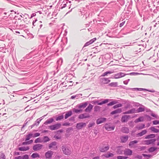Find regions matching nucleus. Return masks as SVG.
<instances>
[{
	"label": "nucleus",
	"instance_id": "nucleus-1",
	"mask_svg": "<svg viewBox=\"0 0 159 159\" xmlns=\"http://www.w3.org/2000/svg\"><path fill=\"white\" fill-rule=\"evenodd\" d=\"M63 153L66 155H70L71 153V150L70 147L63 145L61 147Z\"/></svg>",
	"mask_w": 159,
	"mask_h": 159
},
{
	"label": "nucleus",
	"instance_id": "nucleus-2",
	"mask_svg": "<svg viewBox=\"0 0 159 159\" xmlns=\"http://www.w3.org/2000/svg\"><path fill=\"white\" fill-rule=\"evenodd\" d=\"M61 125L60 123L50 125L48 126L49 129L52 130H55L59 129L61 126Z\"/></svg>",
	"mask_w": 159,
	"mask_h": 159
},
{
	"label": "nucleus",
	"instance_id": "nucleus-3",
	"mask_svg": "<svg viewBox=\"0 0 159 159\" xmlns=\"http://www.w3.org/2000/svg\"><path fill=\"white\" fill-rule=\"evenodd\" d=\"M99 100H93L91 102V103L93 104H97L98 105H101L107 103L109 101V99H105L104 101L101 102H99Z\"/></svg>",
	"mask_w": 159,
	"mask_h": 159
},
{
	"label": "nucleus",
	"instance_id": "nucleus-4",
	"mask_svg": "<svg viewBox=\"0 0 159 159\" xmlns=\"http://www.w3.org/2000/svg\"><path fill=\"white\" fill-rule=\"evenodd\" d=\"M131 90L132 91H146L149 92L154 93L155 92V91L153 90H149L148 89H144V88H134L131 89Z\"/></svg>",
	"mask_w": 159,
	"mask_h": 159
},
{
	"label": "nucleus",
	"instance_id": "nucleus-5",
	"mask_svg": "<svg viewBox=\"0 0 159 159\" xmlns=\"http://www.w3.org/2000/svg\"><path fill=\"white\" fill-rule=\"evenodd\" d=\"M126 75V74L120 72L114 74V78L115 79H119L124 77Z\"/></svg>",
	"mask_w": 159,
	"mask_h": 159
},
{
	"label": "nucleus",
	"instance_id": "nucleus-6",
	"mask_svg": "<svg viewBox=\"0 0 159 159\" xmlns=\"http://www.w3.org/2000/svg\"><path fill=\"white\" fill-rule=\"evenodd\" d=\"M124 154L126 156H130L132 155V151L129 148H126L123 151Z\"/></svg>",
	"mask_w": 159,
	"mask_h": 159
},
{
	"label": "nucleus",
	"instance_id": "nucleus-7",
	"mask_svg": "<svg viewBox=\"0 0 159 159\" xmlns=\"http://www.w3.org/2000/svg\"><path fill=\"white\" fill-rule=\"evenodd\" d=\"M43 146V145L41 144H36L33 146V149L34 151L39 150L42 148Z\"/></svg>",
	"mask_w": 159,
	"mask_h": 159
},
{
	"label": "nucleus",
	"instance_id": "nucleus-8",
	"mask_svg": "<svg viewBox=\"0 0 159 159\" xmlns=\"http://www.w3.org/2000/svg\"><path fill=\"white\" fill-rule=\"evenodd\" d=\"M53 152L52 151H48L45 153V156L47 159H51Z\"/></svg>",
	"mask_w": 159,
	"mask_h": 159
},
{
	"label": "nucleus",
	"instance_id": "nucleus-9",
	"mask_svg": "<svg viewBox=\"0 0 159 159\" xmlns=\"http://www.w3.org/2000/svg\"><path fill=\"white\" fill-rule=\"evenodd\" d=\"M42 117H41L40 118L38 119L36 121L34 122V123L31 125L29 127L30 128V129H32L34 126H37L39 124L40 122L41 121L43 118Z\"/></svg>",
	"mask_w": 159,
	"mask_h": 159
},
{
	"label": "nucleus",
	"instance_id": "nucleus-10",
	"mask_svg": "<svg viewBox=\"0 0 159 159\" xmlns=\"http://www.w3.org/2000/svg\"><path fill=\"white\" fill-rule=\"evenodd\" d=\"M130 117L129 115H125L122 116L121 119L122 122H125L128 121Z\"/></svg>",
	"mask_w": 159,
	"mask_h": 159
},
{
	"label": "nucleus",
	"instance_id": "nucleus-11",
	"mask_svg": "<svg viewBox=\"0 0 159 159\" xmlns=\"http://www.w3.org/2000/svg\"><path fill=\"white\" fill-rule=\"evenodd\" d=\"M88 104V102H86L82 103L78 105L77 107L81 109V108H84L87 106Z\"/></svg>",
	"mask_w": 159,
	"mask_h": 159
},
{
	"label": "nucleus",
	"instance_id": "nucleus-12",
	"mask_svg": "<svg viewBox=\"0 0 159 159\" xmlns=\"http://www.w3.org/2000/svg\"><path fill=\"white\" fill-rule=\"evenodd\" d=\"M156 140V139H152L145 140L144 142L146 144L149 145L150 144H154Z\"/></svg>",
	"mask_w": 159,
	"mask_h": 159
},
{
	"label": "nucleus",
	"instance_id": "nucleus-13",
	"mask_svg": "<svg viewBox=\"0 0 159 159\" xmlns=\"http://www.w3.org/2000/svg\"><path fill=\"white\" fill-rule=\"evenodd\" d=\"M86 125V123H79L76 124V128L78 129H81L84 126Z\"/></svg>",
	"mask_w": 159,
	"mask_h": 159
},
{
	"label": "nucleus",
	"instance_id": "nucleus-14",
	"mask_svg": "<svg viewBox=\"0 0 159 159\" xmlns=\"http://www.w3.org/2000/svg\"><path fill=\"white\" fill-rule=\"evenodd\" d=\"M106 120L105 118L101 117L98 118L96 120V123L97 124H99L104 122Z\"/></svg>",
	"mask_w": 159,
	"mask_h": 159
},
{
	"label": "nucleus",
	"instance_id": "nucleus-15",
	"mask_svg": "<svg viewBox=\"0 0 159 159\" xmlns=\"http://www.w3.org/2000/svg\"><path fill=\"white\" fill-rule=\"evenodd\" d=\"M105 128L106 130L110 131L114 130L115 126H111L108 124H106L105 126Z\"/></svg>",
	"mask_w": 159,
	"mask_h": 159
},
{
	"label": "nucleus",
	"instance_id": "nucleus-16",
	"mask_svg": "<svg viewBox=\"0 0 159 159\" xmlns=\"http://www.w3.org/2000/svg\"><path fill=\"white\" fill-rule=\"evenodd\" d=\"M109 149V146L107 145L105 147H101L99 149V151L101 152H105Z\"/></svg>",
	"mask_w": 159,
	"mask_h": 159
},
{
	"label": "nucleus",
	"instance_id": "nucleus-17",
	"mask_svg": "<svg viewBox=\"0 0 159 159\" xmlns=\"http://www.w3.org/2000/svg\"><path fill=\"white\" fill-rule=\"evenodd\" d=\"M107 79L106 78H101L100 79V83L101 85L107 84Z\"/></svg>",
	"mask_w": 159,
	"mask_h": 159
},
{
	"label": "nucleus",
	"instance_id": "nucleus-18",
	"mask_svg": "<svg viewBox=\"0 0 159 159\" xmlns=\"http://www.w3.org/2000/svg\"><path fill=\"white\" fill-rule=\"evenodd\" d=\"M128 135L121 136L120 138L121 142L123 143H125L128 140Z\"/></svg>",
	"mask_w": 159,
	"mask_h": 159
},
{
	"label": "nucleus",
	"instance_id": "nucleus-19",
	"mask_svg": "<svg viewBox=\"0 0 159 159\" xmlns=\"http://www.w3.org/2000/svg\"><path fill=\"white\" fill-rule=\"evenodd\" d=\"M93 106L89 104L87 107L85 109V111L86 112H90L92 109Z\"/></svg>",
	"mask_w": 159,
	"mask_h": 159
},
{
	"label": "nucleus",
	"instance_id": "nucleus-20",
	"mask_svg": "<svg viewBox=\"0 0 159 159\" xmlns=\"http://www.w3.org/2000/svg\"><path fill=\"white\" fill-rule=\"evenodd\" d=\"M54 121V119L52 118H50L47 120L44 123L45 125L50 124Z\"/></svg>",
	"mask_w": 159,
	"mask_h": 159
},
{
	"label": "nucleus",
	"instance_id": "nucleus-21",
	"mask_svg": "<svg viewBox=\"0 0 159 159\" xmlns=\"http://www.w3.org/2000/svg\"><path fill=\"white\" fill-rule=\"evenodd\" d=\"M72 112L71 110H70L66 112V114L65 116V119H67L68 118L72 115Z\"/></svg>",
	"mask_w": 159,
	"mask_h": 159
},
{
	"label": "nucleus",
	"instance_id": "nucleus-22",
	"mask_svg": "<svg viewBox=\"0 0 159 159\" xmlns=\"http://www.w3.org/2000/svg\"><path fill=\"white\" fill-rule=\"evenodd\" d=\"M18 149L19 151H25L29 150L30 149V148L28 146H27L26 147H19Z\"/></svg>",
	"mask_w": 159,
	"mask_h": 159
},
{
	"label": "nucleus",
	"instance_id": "nucleus-23",
	"mask_svg": "<svg viewBox=\"0 0 159 159\" xmlns=\"http://www.w3.org/2000/svg\"><path fill=\"white\" fill-rule=\"evenodd\" d=\"M121 108H119L111 111V114L114 115L116 113H121Z\"/></svg>",
	"mask_w": 159,
	"mask_h": 159
},
{
	"label": "nucleus",
	"instance_id": "nucleus-24",
	"mask_svg": "<svg viewBox=\"0 0 159 159\" xmlns=\"http://www.w3.org/2000/svg\"><path fill=\"white\" fill-rule=\"evenodd\" d=\"M121 131L123 133L127 134L129 132V129L127 127H123L121 129Z\"/></svg>",
	"mask_w": 159,
	"mask_h": 159
},
{
	"label": "nucleus",
	"instance_id": "nucleus-25",
	"mask_svg": "<svg viewBox=\"0 0 159 159\" xmlns=\"http://www.w3.org/2000/svg\"><path fill=\"white\" fill-rule=\"evenodd\" d=\"M147 130L146 129H145V130H142V131L141 132H140L138 133L137 134V135L138 136H139V137L142 136H143V135H144L145 134L147 133Z\"/></svg>",
	"mask_w": 159,
	"mask_h": 159
},
{
	"label": "nucleus",
	"instance_id": "nucleus-26",
	"mask_svg": "<svg viewBox=\"0 0 159 159\" xmlns=\"http://www.w3.org/2000/svg\"><path fill=\"white\" fill-rule=\"evenodd\" d=\"M65 113H62V114L61 115H58L56 117V121H58V120H61L62 119H63L64 118V116H63V114H64Z\"/></svg>",
	"mask_w": 159,
	"mask_h": 159
},
{
	"label": "nucleus",
	"instance_id": "nucleus-27",
	"mask_svg": "<svg viewBox=\"0 0 159 159\" xmlns=\"http://www.w3.org/2000/svg\"><path fill=\"white\" fill-rule=\"evenodd\" d=\"M149 129L152 131L154 133H157L159 132V130L158 129L155 128L154 127H151L149 128Z\"/></svg>",
	"mask_w": 159,
	"mask_h": 159
},
{
	"label": "nucleus",
	"instance_id": "nucleus-28",
	"mask_svg": "<svg viewBox=\"0 0 159 159\" xmlns=\"http://www.w3.org/2000/svg\"><path fill=\"white\" fill-rule=\"evenodd\" d=\"M118 83L117 82H111L108 84V86L111 87H118Z\"/></svg>",
	"mask_w": 159,
	"mask_h": 159
},
{
	"label": "nucleus",
	"instance_id": "nucleus-29",
	"mask_svg": "<svg viewBox=\"0 0 159 159\" xmlns=\"http://www.w3.org/2000/svg\"><path fill=\"white\" fill-rule=\"evenodd\" d=\"M145 110V109L144 107H140L137 109V110H136V113H139L143 112Z\"/></svg>",
	"mask_w": 159,
	"mask_h": 159
},
{
	"label": "nucleus",
	"instance_id": "nucleus-30",
	"mask_svg": "<svg viewBox=\"0 0 159 159\" xmlns=\"http://www.w3.org/2000/svg\"><path fill=\"white\" fill-rule=\"evenodd\" d=\"M89 117V115L85 116L84 114H81L79 115L78 118L80 119H83L84 118H87Z\"/></svg>",
	"mask_w": 159,
	"mask_h": 159
},
{
	"label": "nucleus",
	"instance_id": "nucleus-31",
	"mask_svg": "<svg viewBox=\"0 0 159 159\" xmlns=\"http://www.w3.org/2000/svg\"><path fill=\"white\" fill-rule=\"evenodd\" d=\"M113 73V71H108L106 72H104L103 73L102 75L101 76H105L106 75H107L108 74H112Z\"/></svg>",
	"mask_w": 159,
	"mask_h": 159
},
{
	"label": "nucleus",
	"instance_id": "nucleus-32",
	"mask_svg": "<svg viewBox=\"0 0 159 159\" xmlns=\"http://www.w3.org/2000/svg\"><path fill=\"white\" fill-rule=\"evenodd\" d=\"M155 137V134H151L149 135H147L145 137V139H149L153 138Z\"/></svg>",
	"mask_w": 159,
	"mask_h": 159
},
{
	"label": "nucleus",
	"instance_id": "nucleus-33",
	"mask_svg": "<svg viewBox=\"0 0 159 159\" xmlns=\"http://www.w3.org/2000/svg\"><path fill=\"white\" fill-rule=\"evenodd\" d=\"M153 8V9L150 8V10H151V11L153 10V11L154 13H157L158 11H159V7H156V9H155V6H154Z\"/></svg>",
	"mask_w": 159,
	"mask_h": 159
},
{
	"label": "nucleus",
	"instance_id": "nucleus-34",
	"mask_svg": "<svg viewBox=\"0 0 159 159\" xmlns=\"http://www.w3.org/2000/svg\"><path fill=\"white\" fill-rule=\"evenodd\" d=\"M138 142V141L136 140L130 141L129 144V146L130 147H132L134 144L137 143Z\"/></svg>",
	"mask_w": 159,
	"mask_h": 159
},
{
	"label": "nucleus",
	"instance_id": "nucleus-35",
	"mask_svg": "<svg viewBox=\"0 0 159 159\" xmlns=\"http://www.w3.org/2000/svg\"><path fill=\"white\" fill-rule=\"evenodd\" d=\"M33 134L32 133H30L26 136L25 141L29 140L31 138L33 137Z\"/></svg>",
	"mask_w": 159,
	"mask_h": 159
},
{
	"label": "nucleus",
	"instance_id": "nucleus-36",
	"mask_svg": "<svg viewBox=\"0 0 159 159\" xmlns=\"http://www.w3.org/2000/svg\"><path fill=\"white\" fill-rule=\"evenodd\" d=\"M37 20H38L37 19H36L34 20H33L32 23V25L33 26H35L36 25H39L40 23H42V22L41 21H40L37 22L36 24H35V23L37 21Z\"/></svg>",
	"mask_w": 159,
	"mask_h": 159
},
{
	"label": "nucleus",
	"instance_id": "nucleus-37",
	"mask_svg": "<svg viewBox=\"0 0 159 159\" xmlns=\"http://www.w3.org/2000/svg\"><path fill=\"white\" fill-rule=\"evenodd\" d=\"M31 157L33 158H35L36 157H39L40 156L39 154L37 153H34L32 154Z\"/></svg>",
	"mask_w": 159,
	"mask_h": 159
},
{
	"label": "nucleus",
	"instance_id": "nucleus-38",
	"mask_svg": "<svg viewBox=\"0 0 159 159\" xmlns=\"http://www.w3.org/2000/svg\"><path fill=\"white\" fill-rule=\"evenodd\" d=\"M57 144V142L54 141L50 143L49 145V148L50 149L52 148L53 146H55Z\"/></svg>",
	"mask_w": 159,
	"mask_h": 159
},
{
	"label": "nucleus",
	"instance_id": "nucleus-39",
	"mask_svg": "<svg viewBox=\"0 0 159 159\" xmlns=\"http://www.w3.org/2000/svg\"><path fill=\"white\" fill-rule=\"evenodd\" d=\"M72 110L73 112L76 113H81L82 112L83 110L82 109H80V108L79 109L73 108Z\"/></svg>",
	"mask_w": 159,
	"mask_h": 159
},
{
	"label": "nucleus",
	"instance_id": "nucleus-40",
	"mask_svg": "<svg viewBox=\"0 0 159 159\" xmlns=\"http://www.w3.org/2000/svg\"><path fill=\"white\" fill-rule=\"evenodd\" d=\"M96 3L99 6H100L101 7H102L104 6V5H106L107 4L106 2H96Z\"/></svg>",
	"mask_w": 159,
	"mask_h": 159
},
{
	"label": "nucleus",
	"instance_id": "nucleus-41",
	"mask_svg": "<svg viewBox=\"0 0 159 159\" xmlns=\"http://www.w3.org/2000/svg\"><path fill=\"white\" fill-rule=\"evenodd\" d=\"M118 103L117 101H112L107 104L108 106H111Z\"/></svg>",
	"mask_w": 159,
	"mask_h": 159
},
{
	"label": "nucleus",
	"instance_id": "nucleus-42",
	"mask_svg": "<svg viewBox=\"0 0 159 159\" xmlns=\"http://www.w3.org/2000/svg\"><path fill=\"white\" fill-rule=\"evenodd\" d=\"M114 155L113 153H109L106 154L105 155V157L107 158H108L110 157H112Z\"/></svg>",
	"mask_w": 159,
	"mask_h": 159
},
{
	"label": "nucleus",
	"instance_id": "nucleus-43",
	"mask_svg": "<svg viewBox=\"0 0 159 159\" xmlns=\"http://www.w3.org/2000/svg\"><path fill=\"white\" fill-rule=\"evenodd\" d=\"M157 149V148L154 147H151L148 149V151L150 152H154Z\"/></svg>",
	"mask_w": 159,
	"mask_h": 159
},
{
	"label": "nucleus",
	"instance_id": "nucleus-44",
	"mask_svg": "<svg viewBox=\"0 0 159 159\" xmlns=\"http://www.w3.org/2000/svg\"><path fill=\"white\" fill-rule=\"evenodd\" d=\"M101 107L100 106H96L94 107V112H97L100 111Z\"/></svg>",
	"mask_w": 159,
	"mask_h": 159
},
{
	"label": "nucleus",
	"instance_id": "nucleus-45",
	"mask_svg": "<svg viewBox=\"0 0 159 159\" xmlns=\"http://www.w3.org/2000/svg\"><path fill=\"white\" fill-rule=\"evenodd\" d=\"M43 139L44 142H46L50 140L49 138L47 136H44L43 137Z\"/></svg>",
	"mask_w": 159,
	"mask_h": 159
},
{
	"label": "nucleus",
	"instance_id": "nucleus-46",
	"mask_svg": "<svg viewBox=\"0 0 159 159\" xmlns=\"http://www.w3.org/2000/svg\"><path fill=\"white\" fill-rule=\"evenodd\" d=\"M20 159H28L29 158V156L28 155L25 154L22 156H20Z\"/></svg>",
	"mask_w": 159,
	"mask_h": 159
},
{
	"label": "nucleus",
	"instance_id": "nucleus-47",
	"mask_svg": "<svg viewBox=\"0 0 159 159\" xmlns=\"http://www.w3.org/2000/svg\"><path fill=\"white\" fill-rule=\"evenodd\" d=\"M122 106V104L121 103H119L114 105L113 107L114 109H116L119 107H121Z\"/></svg>",
	"mask_w": 159,
	"mask_h": 159
},
{
	"label": "nucleus",
	"instance_id": "nucleus-48",
	"mask_svg": "<svg viewBox=\"0 0 159 159\" xmlns=\"http://www.w3.org/2000/svg\"><path fill=\"white\" fill-rule=\"evenodd\" d=\"M145 125L144 124H142L140 125L137 128L138 129L140 130L144 128L145 127Z\"/></svg>",
	"mask_w": 159,
	"mask_h": 159
},
{
	"label": "nucleus",
	"instance_id": "nucleus-49",
	"mask_svg": "<svg viewBox=\"0 0 159 159\" xmlns=\"http://www.w3.org/2000/svg\"><path fill=\"white\" fill-rule=\"evenodd\" d=\"M117 159H126L128 158V157L119 156L117 157Z\"/></svg>",
	"mask_w": 159,
	"mask_h": 159
},
{
	"label": "nucleus",
	"instance_id": "nucleus-50",
	"mask_svg": "<svg viewBox=\"0 0 159 159\" xmlns=\"http://www.w3.org/2000/svg\"><path fill=\"white\" fill-rule=\"evenodd\" d=\"M142 119V118L141 117H139V118L136 119L134 120V122L135 123H137L139 122H141L143 120V119L141 120Z\"/></svg>",
	"mask_w": 159,
	"mask_h": 159
},
{
	"label": "nucleus",
	"instance_id": "nucleus-51",
	"mask_svg": "<svg viewBox=\"0 0 159 159\" xmlns=\"http://www.w3.org/2000/svg\"><path fill=\"white\" fill-rule=\"evenodd\" d=\"M129 110L130 114H133L135 113H136V110L134 108H133Z\"/></svg>",
	"mask_w": 159,
	"mask_h": 159
},
{
	"label": "nucleus",
	"instance_id": "nucleus-52",
	"mask_svg": "<svg viewBox=\"0 0 159 159\" xmlns=\"http://www.w3.org/2000/svg\"><path fill=\"white\" fill-rule=\"evenodd\" d=\"M118 87H120L121 88L124 89H126L127 90H131V88H127L125 86H123L122 85H120L119 86H118Z\"/></svg>",
	"mask_w": 159,
	"mask_h": 159
},
{
	"label": "nucleus",
	"instance_id": "nucleus-53",
	"mask_svg": "<svg viewBox=\"0 0 159 159\" xmlns=\"http://www.w3.org/2000/svg\"><path fill=\"white\" fill-rule=\"evenodd\" d=\"M123 151L121 149H117L116 152L117 154H123Z\"/></svg>",
	"mask_w": 159,
	"mask_h": 159
},
{
	"label": "nucleus",
	"instance_id": "nucleus-54",
	"mask_svg": "<svg viewBox=\"0 0 159 159\" xmlns=\"http://www.w3.org/2000/svg\"><path fill=\"white\" fill-rule=\"evenodd\" d=\"M64 2H63L62 3L61 5V7L60 8L61 9H62L63 8L65 7L66 6V3H64Z\"/></svg>",
	"mask_w": 159,
	"mask_h": 159
},
{
	"label": "nucleus",
	"instance_id": "nucleus-55",
	"mask_svg": "<svg viewBox=\"0 0 159 159\" xmlns=\"http://www.w3.org/2000/svg\"><path fill=\"white\" fill-rule=\"evenodd\" d=\"M0 157L2 159H5L6 157L4 153L3 152L1 153V156Z\"/></svg>",
	"mask_w": 159,
	"mask_h": 159
},
{
	"label": "nucleus",
	"instance_id": "nucleus-56",
	"mask_svg": "<svg viewBox=\"0 0 159 159\" xmlns=\"http://www.w3.org/2000/svg\"><path fill=\"white\" fill-rule=\"evenodd\" d=\"M142 156H143L144 157H147V159H149L151 156V155H149V154L147 155V154H142Z\"/></svg>",
	"mask_w": 159,
	"mask_h": 159
},
{
	"label": "nucleus",
	"instance_id": "nucleus-57",
	"mask_svg": "<svg viewBox=\"0 0 159 159\" xmlns=\"http://www.w3.org/2000/svg\"><path fill=\"white\" fill-rule=\"evenodd\" d=\"M126 74V75H136L139 74V73H137V72H131L130 73L127 74Z\"/></svg>",
	"mask_w": 159,
	"mask_h": 159
},
{
	"label": "nucleus",
	"instance_id": "nucleus-58",
	"mask_svg": "<svg viewBox=\"0 0 159 159\" xmlns=\"http://www.w3.org/2000/svg\"><path fill=\"white\" fill-rule=\"evenodd\" d=\"M153 124L154 125H157L159 124V120H154L152 121Z\"/></svg>",
	"mask_w": 159,
	"mask_h": 159
},
{
	"label": "nucleus",
	"instance_id": "nucleus-59",
	"mask_svg": "<svg viewBox=\"0 0 159 159\" xmlns=\"http://www.w3.org/2000/svg\"><path fill=\"white\" fill-rule=\"evenodd\" d=\"M95 125V123H90L88 125V127L89 128L92 127L93 126Z\"/></svg>",
	"mask_w": 159,
	"mask_h": 159
},
{
	"label": "nucleus",
	"instance_id": "nucleus-60",
	"mask_svg": "<svg viewBox=\"0 0 159 159\" xmlns=\"http://www.w3.org/2000/svg\"><path fill=\"white\" fill-rule=\"evenodd\" d=\"M30 120V118H27L25 121V123L24 124L23 126L25 127L26 126L27 124V123L28 122V121H29Z\"/></svg>",
	"mask_w": 159,
	"mask_h": 159
},
{
	"label": "nucleus",
	"instance_id": "nucleus-61",
	"mask_svg": "<svg viewBox=\"0 0 159 159\" xmlns=\"http://www.w3.org/2000/svg\"><path fill=\"white\" fill-rule=\"evenodd\" d=\"M40 138H37L34 141V143H37L41 142Z\"/></svg>",
	"mask_w": 159,
	"mask_h": 159
},
{
	"label": "nucleus",
	"instance_id": "nucleus-62",
	"mask_svg": "<svg viewBox=\"0 0 159 159\" xmlns=\"http://www.w3.org/2000/svg\"><path fill=\"white\" fill-rule=\"evenodd\" d=\"M72 130L73 128L72 127H69L67 129L66 132L67 133H69L70 132V131Z\"/></svg>",
	"mask_w": 159,
	"mask_h": 159
},
{
	"label": "nucleus",
	"instance_id": "nucleus-63",
	"mask_svg": "<svg viewBox=\"0 0 159 159\" xmlns=\"http://www.w3.org/2000/svg\"><path fill=\"white\" fill-rule=\"evenodd\" d=\"M40 135V134L39 133H35L33 136V137H38Z\"/></svg>",
	"mask_w": 159,
	"mask_h": 159
},
{
	"label": "nucleus",
	"instance_id": "nucleus-64",
	"mask_svg": "<svg viewBox=\"0 0 159 159\" xmlns=\"http://www.w3.org/2000/svg\"><path fill=\"white\" fill-rule=\"evenodd\" d=\"M97 38H93V39L90 40L89 41L91 43V44L92 43H93L96 40Z\"/></svg>",
	"mask_w": 159,
	"mask_h": 159
}]
</instances>
